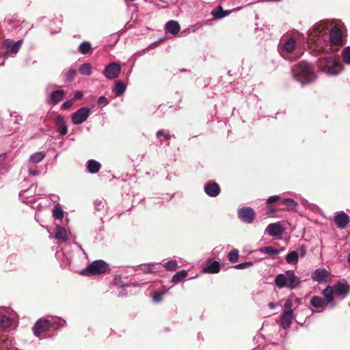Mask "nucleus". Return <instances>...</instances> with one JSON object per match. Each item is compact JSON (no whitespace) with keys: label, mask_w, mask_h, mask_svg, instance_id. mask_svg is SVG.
I'll list each match as a JSON object with an SVG mask.
<instances>
[{"label":"nucleus","mask_w":350,"mask_h":350,"mask_svg":"<svg viewBox=\"0 0 350 350\" xmlns=\"http://www.w3.org/2000/svg\"><path fill=\"white\" fill-rule=\"evenodd\" d=\"M55 238L57 240H61L63 242L67 241L68 237L66 230L63 227L58 226L55 234Z\"/></svg>","instance_id":"393cba45"},{"label":"nucleus","mask_w":350,"mask_h":350,"mask_svg":"<svg viewBox=\"0 0 350 350\" xmlns=\"http://www.w3.org/2000/svg\"><path fill=\"white\" fill-rule=\"evenodd\" d=\"M98 105L105 106L108 104L107 98L105 96H100L97 100Z\"/></svg>","instance_id":"09e8293b"},{"label":"nucleus","mask_w":350,"mask_h":350,"mask_svg":"<svg viewBox=\"0 0 350 350\" xmlns=\"http://www.w3.org/2000/svg\"><path fill=\"white\" fill-rule=\"evenodd\" d=\"M66 95V92L62 90H55L49 96L48 103L56 105L62 100Z\"/></svg>","instance_id":"a211bd4d"},{"label":"nucleus","mask_w":350,"mask_h":350,"mask_svg":"<svg viewBox=\"0 0 350 350\" xmlns=\"http://www.w3.org/2000/svg\"><path fill=\"white\" fill-rule=\"evenodd\" d=\"M238 217L243 222L251 224L256 218V213L250 207H243L239 210Z\"/></svg>","instance_id":"6e6552de"},{"label":"nucleus","mask_w":350,"mask_h":350,"mask_svg":"<svg viewBox=\"0 0 350 350\" xmlns=\"http://www.w3.org/2000/svg\"><path fill=\"white\" fill-rule=\"evenodd\" d=\"M330 275V273L325 269H317L311 275V278L319 283H323L327 281Z\"/></svg>","instance_id":"ddd939ff"},{"label":"nucleus","mask_w":350,"mask_h":350,"mask_svg":"<svg viewBox=\"0 0 350 350\" xmlns=\"http://www.w3.org/2000/svg\"><path fill=\"white\" fill-rule=\"evenodd\" d=\"M295 79L302 84L309 83L315 79L314 72L311 66L306 62H301L292 68Z\"/></svg>","instance_id":"f257e3e1"},{"label":"nucleus","mask_w":350,"mask_h":350,"mask_svg":"<svg viewBox=\"0 0 350 350\" xmlns=\"http://www.w3.org/2000/svg\"><path fill=\"white\" fill-rule=\"evenodd\" d=\"M53 215L57 219H62L64 217V211L59 204L54 206Z\"/></svg>","instance_id":"473e14b6"},{"label":"nucleus","mask_w":350,"mask_h":350,"mask_svg":"<svg viewBox=\"0 0 350 350\" xmlns=\"http://www.w3.org/2000/svg\"><path fill=\"white\" fill-rule=\"evenodd\" d=\"M166 30L173 34H177L180 31V25L178 22L175 21H170L165 25Z\"/></svg>","instance_id":"4be33fe9"},{"label":"nucleus","mask_w":350,"mask_h":350,"mask_svg":"<svg viewBox=\"0 0 350 350\" xmlns=\"http://www.w3.org/2000/svg\"><path fill=\"white\" fill-rule=\"evenodd\" d=\"M292 306H293L292 299H289V298L286 299L285 304H284V308L286 309L285 311L293 310L292 309Z\"/></svg>","instance_id":"de8ad7c7"},{"label":"nucleus","mask_w":350,"mask_h":350,"mask_svg":"<svg viewBox=\"0 0 350 350\" xmlns=\"http://www.w3.org/2000/svg\"><path fill=\"white\" fill-rule=\"evenodd\" d=\"M334 289L332 286H327L323 291V295L327 301V303L330 304V308H334L336 306V304L334 301Z\"/></svg>","instance_id":"412c9836"},{"label":"nucleus","mask_w":350,"mask_h":350,"mask_svg":"<svg viewBox=\"0 0 350 350\" xmlns=\"http://www.w3.org/2000/svg\"><path fill=\"white\" fill-rule=\"evenodd\" d=\"M299 36V35L297 34V36L288 38L284 41L283 47L285 52L287 53H291L295 49L297 46V40L298 39L297 37Z\"/></svg>","instance_id":"6ab92c4d"},{"label":"nucleus","mask_w":350,"mask_h":350,"mask_svg":"<svg viewBox=\"0 0 350 350\" xmlns=\"http://www.w3.org/2000/svg\"><path fill=\"white\" fill-rule=\"evenodd\" d=\"M310 304L316 308H321V311H323L326 306L325 301L319 296H313L310 299Z\"/></svg>","instance_id":"b1692460"},{"label":"nucleus","mask_w":350,"mask_h":350,"mask_svg":"<svg viewBox=\"0 0 350 350\" xmlns=\"http://www.w3.org/2000/svg\"><path fill=\"white\" fill-rule=\"evenodd\" d=\"M317 65L322 71L332 76L338 75L343 70L342 64L331 56L320 58Z\"/></svg>","instance_id":"f03ea898"},{"label":"nucleus","mask_w":350,"mask_h":350,"mask_svg":"<svg viewBox=\"0 0 350 350\" xmlns=\"http://www.w3.org/2000/svg\"><path fill=\"white\" fill-rule=\"evenodd\" d=\"M55 124L57 126V132L61 135H66L68 133V129L64 118L61 115H58L55 118Z\"/></svg>","instance_id":"aec40b11"},{"label":"nucleus","mask_w":350,"mask_h":350,"mask_svg":"<svg viewBox=\"0 0 350 350\" xmlns=\"http://www.w3.org/2000/svg\"><path fill=\"white\" fill-rule=\"evenodd\" d=\"M267 207H268V211H267V214L269 216H273L275 213V211H276L275 208L271 204L267 205Z\"/></svg>","instance_id":"603ef678"},{"label":"nucleus","mask_w":350,"mask_h":350,"mask_svg":"<svg viewBox=\"0 0 350 350\" xmlns=\"http://www.w3.org/2000/svg\"><path fill=\"white\" fill-rule=\"evenodd\" d=\"M265 232L272 237H280L284 232V229L279 222L269 224Z\"/></svg>","instance_id":"9b49d317"},{"label":"nucleus","mask_w":350,"mask_h":350,"mask_svg":"<svg viewBox=\"0 0 350 350\" xmlns=\"http://www.w3.org/2000/svg\"><path fill=\"white\" fill-rule=\"evenodd\" d=\"M12 324V320L10 317L5 315H0V327H8Z\"/></svg>","instance_id":"c9c22d12"},{"label":"nucleus","mask_w":350,"mask_h":350,"mask_svg":"<svg viewBox=\"0 0 350 350\" xmlns=\"http://www.w3.org/2000/svg\"><path fill=\"white\" fill-rule=\"evenodd\" d=\"M105 201L103 200H100V199H97L94 202V208L96 211H100V210L103 209L105 207Z\"/></svg>","instance_id":"37998d69"},{"label":"nucleus","mask_w":350,"mask_h":350,"mask_svg":"<svg viewBox=\"0 0 350 350\" xmlns=\"http://www.w3.org/2000/svg\"><path fill=\"white\" fill-rule=\"evenodd\" d=\"M187 276V271L185 270H181L176 272L172 277V282L174 283H178L181 282Z\"/></svg>","instance_id":"7c9ffc66"},{"label":"nucleus","mask_w":350,"mask_h":350,"mask_svg":"<svg viewBox=\"0 0 350 350\" xmlns=\"http://www.w3.org/2000/svg\"><path fill=\"white\" fill-rule=\"evenodd\" d=\"M282 56H283L284 58H287V57H286V56L284 55V53H282Z\"/></svg>","instance_id":"680f3d73"},{"label":"nucleus","mask_w":350,"mask_h":350,"mask_svg":"<svg viewBox=\"0 0 350 350\" xmlns=\"http://www.w3.org/2000/svg\"><path fill=\"white\" fill-rule=\"evenodd\" d=\"M280 200L279 196H272L269 197L266 202L267 205H269L271 203L275 202Z\"/></svg>","instance_id":"8fccbe9b"},{"label":"nucleus","mask_w":350,"mask_h":350,"mask_svg":"<svg viewBox=\"0 0 350 350\" xmlns=\"http://www.w3.org/2000/svg\"><path fill=\"white\" fill-rule=\"evenodd\" d=\"M126 90V85L122 81H118L114 86L113 92L117 96H121Z\"/></svg>","instance_id":"c85d7f7f"},{"label":"nucleus","mask_w":350,"mask_h":350,"mask_svg":"<svg viewBox=\"0 0 350 350\" xmlns=\"http://www.w3.org/2000/svg\"><path fill=\"white\" fill-rule=\"evenodd\" d=\"M27 192L28 191H22L21 193H20V197L23 200L24 198H27Z\"/></svg>","instance_id":"6e6d98bb"},{"label":"nucleus","mask_w":350,"mask_h":350,"mask_svg":"<svg viewBox=\"0 0 350 350\" xmlns=\"http://www.w3.org/2000/svg\"><path fill=\"white\" fill-rule=\"evenodd\" d=\"M299 260L298 254L295 251L290 252L286 256V260L288 264L295 265L297 264Z\"/></svg>","instance_id":"c756f323"},{"label":"nucleus","mask_w":350,"mask_h":350,"mask_svg":"<svg viewBox=\"0 0 350 350\" xmlns=\"http://www.w3.org/2000/svg\"><path fill=\"white\" fill-rule=\"evenodd\" d=\"M228 258L231 262H237L239 260V251L236 249L232 250L229 252Z\"/></svg>","instance_id":"4c0bfd02"},{"label":"nucleus","mask_w":350,"mask_h":350,"mask_svg":"<svg viewBox=\"0 0 350 350\" xmlns=\"http://www.w3.org/2000/svg\"><path fill=\"white\" fill-rule=\"evenodd\" d=\"M325 37L326 30L323 25H316L308 31V38L317 45L320 44L321 41H325Z\"/></svg>","instance_id":"20e7f679"},{"label":"nucleus","mask_w":350,"mask_h":350,"mask_svg":"<svg viewBox=\"0 0 350 350\" xmlns=\"http://www.w3.org/2000/svg\"><path fill=\"white\" fill-rule=\"evenodd\" d=\"M333 221L337 228L343 229L349 222V217L346 213L340 211L335 213V215L333 218Z\"/></svg>","instance_id":"1a4fd4ad"},{"label":"nucleus","mask_w":350,"mask_h":350,"mask_svg":"<svg viewBox=\"0 0 350 350\" xmlns=\"http://www.w3.org/2000/svg\"><path fill=\"white\" fill-rule=\"evenodd\" d=\"M342 31L337 27H334L331 30L329 36L330 42L335 45L342 44Z\"/></svg>","instance_id":"dca6fc26"},{"label":"nucleus","mask_w":350,"mask_h":350,"mask_svg":"<svg viewBox=\"0 0 350 350\" xmlns=\"http://www.w3.org/2000/svg\"><path fill=\"white\" fill-rule=\"evenodd\" d=\"M283 204L287 207L289 210H293L295 208L297 205V202L291 198H286L283 200Z\"/></svg>","instance_id":"ea45409f"},{"label":"nucleus","mask_w":350,"mask_h":350,"mask_svg":"<svg viewBox=\"0 0 350 350\" xmlns=\"http://www.w3.org/2000/svg\"><path fill=\"white\" fill-rule=\"evenodd\" d=\"M295 301H296L297 302H299V298H297V299H295Z\"/></svg>","instance_id":"052dcab7"},{"label":"nucleus","mask_w":350,"mask_h":350,"mask_svg":"<svg viewBox=\"0 0 350 350\" xmlns=\"http://www.w3.org/2000/svg\"><path fill=\"white\" fill-rule=\"evenodd\" d=\"M306 254V248L304 246L301 247V256H304Z\"/></svg>","instance_id":"4d7b16f0"},{"label":"nucleus","mask_w":350,"mask_h":350,"mask_svg":"<svg viewBox=\"0 0 350 350\" xmlns=\"http://www.w3.org/2000/svg\"><path fill=\"white\" fill-rule=\"evenodd\" d=\"M72 105V100H67L62 105V109H68L71 107Z\"/></svg>","instance_id":"864d4df0"},{"label":"nucleus","mask_w":350,"mask_h":350,"mask_svg":"<svg viewBox=\"0 0 350 350\" xmlns=\"http://www.w3.org/2000/svg\"><path fill=\"white\" fill-rule=\"evenodd\" d=\"M164 267L168 271H174L177 269V262L174 260H170L165 263Z\"/></svg>","instance_id":"a19ab883"},{"label":"nucleus","mask_w":350,"mask_h":350,"mask_svg":"<svg viewBox=\"0 0 350 350\" xmlns=\"http://www.w3.org/2000/svg\"><path fill=\"white\" fill-rule=\"evenodd\" d=\"M259 251L262 254L269 255H278L279 254V251L278 250L270 246L261 247Z\"/></svg>","instance_id":"72a5a7b5"},{"label":"nucleus","mask_w":350,"mask_h":350,"mask_svg":"<svg viewBox=\"0 0 350 350\" xmlns=\"http://www.w3.org/2000/svg\"><path fill=\"white\" fill-rule=\"evenodd\" d=\"M87 167H88V172L90 173L95 174V173H97L100 170V164L99 162H98L94 159H91L88 161Z\"/></svg>","instance_id":"bb28decb"},{"label":"nucleus","mask_w":350,"mask_h":350,"mask_svg":"<svg viewBox=\"0 0 350 350\" xmlns=\"http://www.w3.org/2000/svg\"><path fill=\"white\" fill-rule=\"evenodd\" d=\"M154 266V263L144 264L141 265V269L145 273H152Z\"/></svg>","instance_id":"79ce46f5"},{"label":"nucleus","mask_w":350,"mask_h":350,"mask_svg":"<svg viewBox=\"0 0 350 350\" xmlns=\"http://www.w3.org/2000/svg\"><path fill=\"white\" fill-rule=\"evenodd\" d=\"M163 293L156 292L152 296L154 301L159 302L163 299Z\"/></svg>","instance_id":"49530a36"},{"label":"nucleus","mask_w":350,"mask_h":350,"mask_svg":"<svg viewBox=\"0 0 350 350\" xmlns=\"http://www.w3.org/2000/svg\"><path fill=\"white\" fill-rule=\"evenodd\" d=\"M157 137L159 138L161 136L163 137L165 141H168L171 138V135H168V134H165L163 130H159L157 132V134H156Z\"/></svg>","instance_id":"a18cd8bd"},{"label":"nucleus","mask_w":350,"mask_h":350,"mask_svg":"<svg viewBox=\"0 0 350 350\" xmlns=\"http://www.w3.org/2000/svg\"><path fill=\"white\" fill-rule=\"evenodd\" d=\"M275 284L280 288L294 289L300 284L299 278L295 275L293 270H288L284 273H280L275 278Z\"/></svg>","instance_id":"7ed1b4c3"},{"label":"nucleus","mask_w":350,"mask_h":350,"mask_svg":"<svg viewBox=\"0 0 350 350\" xmlns=\"http://www.w3.org/2000/svg\"><path fill=\"white\" fill-rule=\"evenodd\" d=\"M83 94L82 92L77 91L75 94L74 98L75 99H80V98H81L83 97Z\"/></svg>","instance_id":"5fc2aeb1"},{"label":"nucleus","mask_w":350,"mask_h":350,"mask_svg":"<svg viewBox=\"0 0 350 350\" xmlns=\"http://www.w3.org/2000/svg\"><path fill=\"white\" fill-rule=\"evenodd\" d=\"M22 40L14 42L11 39L5 40L4 41V45L6 49L5 54H9L10 53L16 54L22 45Z\"/></svg>","instance_id":"2eb2a0df"},{"label":"nucleus","mask_w":350,"mask_h":350,"mask_svg":"<svg viewBox=\"0 0 350 350\" xmlns=\"http://www.w3.org/2000/svg\"><path fill=\"white\" fill-rule=\"evenodd\" d=\"M131 1H134L135 0H130Z\"/></svg>","instance_id":"0e129e2a"},{"label":"nucleus","mask_w":350,"mask_h":350,"mask_svg":"<svg viewBox=\"0 0 350 350\" xmlns=\"http://www.w3.org/2000/svg\"><path fill=\"white\" fill-rule=\"evenodd\" d=\"M108 267L107 263L104 260H97L92 262L87 268L86 271L93 275L104 273Z\"/></svg>","instance_id":"0eeeda50"},{"label":"nucleus","mask_w":350,"mask_h":350,"mask_svg":"<svg viewBox=\"0 0 350 350\" xmlns=\"http://www.w3.org/2000/svg\"><path fill=\"white\" fill-rule=\"evenodd\" d=\"M121 72V66L116 62H111L107 65L103 72L107 79H114L119 77Z\"/></svg>","instance_id":"423d86ee"},{"label":"nucleus","mask_w":350,"mask_h":350,"mask_svg":"<svg viewBox=\"0 0 350 350\" xmlns=\"http://www.w3.org/2000/svg\"><path fill=\"white\" fill-rule=\"evenodd\" d=\"M79 51L82 54H87L91 51V44L89 42H83L79 46Z\"/></svg>","instance_id":"f704fd0d"},{"label":"nucleus","mask_w":350,"mask_h":350,"mask_svg":"<svg viewBox=\"0 0 350 350\" xmlns=\"http://www.w3.org/2000/svg\"><path fill=\"white\" fill-rule=\"evenodd\" d=\"M269 307L271 309H273V308H275V304H274V303H273V302H270V303L269 304Z\"/></svg>","instance_id":"13d9d810"},{"label":"nucleus","mask_w":350,"mask_h":350,"mask_svg":"<svg viewBox=\"0 0 350 350\" xmlns=\"http://www.w3.org/2000/svg\"><path fill=\"white\" fill-rule=\"evenodd\" d=\"M79 72L84 76H90L92 74V66L90 63L82 64L79 68Z\"/></svg>","instance_id":"2f4dec72"},{"label":"nucleus","mask_w":350,"mask_h":350,"mask_svg":"<svg viewBox=\"0 0 350 350\" xmlns=\"http://www.w3.org/2000/svg\"><path fill=\"white\" fill-rule=\"evenodd\" d=\"M204 191L210 197H216L220 193V187L216 183H209L204 185Z\"/></svg>","instance_id":"f3484780"},{"label":"nucleus","mask_w":350,"mask_h":350,"mask_svg":"<svg viewBox=\"0 0 350 350\" xmlns=\"http://www.w3.org/2000/svg\"><path fill=\"white\" fill-rule=\"evenodd\" d=\"M3 154H0V158L2 157Z\"/></svg>","instance_id":"e2e57ef3"},{"label":"nucleus","mask_w":350,"mask_h":350,"mask_svg":"<svg viewBox=\"0 0 350 350\" xmlns=\"http://www.w3.org/2000/svg\"><path fill=\"white\" fill-rule=\"evenodd\" d=\"M28 173L31 176H38V175H39L41 173V172L40 170H38L33 169L31 167H29V170H28Z\"/></svg>","instance_id":"3c124183"},{"label":"nucleus","mask_w":350,"mask_h":350,"mask_svg":"<svg viewBox=\"0 0 350 350\" xmlns=\"http://www.w3.org/2000/svg\"><path fill=\"white\" fill-rule=\"evenodd\" d=\"M230 13V11H224L221 6H218L211 12V14L216 19L222 18L228 16Z\"/></svg>","instance_id":"a878e982"},{"label":"nucleus","mask_w":350,"mask_h":350,"mask_svg":"<svg viewBox=\"0 0 350 350\" xmlns=\"http://www.w3.org/2000/svg\"><path fill=\"white\" fill-rule=\"evenodd\" d=\"M341 55L344 62L350 65V46L345 47L342 50Z\"/></svg>","instance_id":"e433bc0d"},{"label":"nucleus","mask_w":350,"mask_h":350,"mask_svg":"<svg viewBox=\"0 0 350 350\" xmlns=\"http://www.w3.org/2000/svg\"><path fill=\"white\" fill-rule=\"evenodd\" d=\"M45 156L46 154L44 152H37L30 156L29 162L30 163H38L40 162L45 157Z\"/></svg>","instance_id":"cd10ccee"},{"label":"nucleus","mask_w":350,"mask_h":350,"mask_svg":"<svg viewBox=\"0 0 350 350\" xmlns=\"http://www.w3.org/2000/svg\"><path fill=\"white\" fill-rule=\"evenodd\" d=\"M252 265H253V262L249 261V262H245L237 264V265H234V267L237 269H244L250 267Z\"/></svg>","instance_id":"c03bdc74"},{"label":"nucleus","mask_w":350,"mask_h":350,"mask_svg":"<svg viewBox=\"0 0 350 350\" xmlns=\"http://www.w3.org/2000/svg\"><path fill=\"white\" fill-rule=\"evenodd\" d=\"M295 315L293 310L284 311L281 315L280 326L284 329H288L291 327L293 320L295 319Z\"/></svg>","instance_id":"f8f14e48"},{"label":"nucleus","mask_w":350,"mask_h":350,"mask_svg":"<svg viewBox=\"0 0 350 350\" xmlns=\"http://www.w3.org/2000/svg\"><path fill=\"white\" fill-rule=\"evenodd\" d=\"M347 260H348L349 262L350 263V254L348 255Z\"/></svg>","instance_id":"bf43d9fd"},{"label":"nucleus","mask_w":350,"mask_h":350,"mask_svg":"<svg viewBox=\"0 0 350 350\" xmlns=\"http://www.w3.org/2000/svg\"><path fill=\"white\" fill-rule=\"evenodd\" d=\"M334 293L340 296L341 299L345 298L350 292V286L345 281L337 282L332 286Z\"/></svg>","instance_id":"9d476101"},{"label":"nucleus","mask_w":350,"mask_h":350,"mask_svg":"<svg viewBox=\"0 0 350 350\" xmlns=\"http://www.w3.org/2000/svg\"><path fill=\"white\" fill-rule=\"evenodd\" d=\"M220 270V265L217 261H214L203 268L202 272L208 273H217Z\"/></svg>","instance_id":"5701e85b"},{"label":"nucleus","mask_w":350,"mask_h":350,"mask_svg":"<svg viewBox=\"0 0 350 350\" xmlns=\"http://www.w3.org/2000/svg\"><path fill=\"white\" fill-rule=\"evenodd\" d=\"M90 115V109L88 107H81L72 115V122L75 125H79L83 123Z\"/></svg>","instance_id":"39448f33"},{"label":"nucleus","mask_w":350,"mask_h":350,"mask_svg":"<svg viewBox=\"0 0 350 350\" xmlns=\"http://www.w3.org/2000/svg\"><path fill=\"white\" fill-rule=\"evenodd\" d=\"M77 75V70L75 69H68L64 71V75L66 81H72Z\"/></svg>","instance_id":"58836bf2"},{"label":"nucleus","mask_w":350,"mask_h":350,"mask_svg":"<svg viewBox=\"0 0 350 350\" xmlns=\"http://www.w3.org/2000/svg\"><path fill=\"white\" fill-rule=\"evenodd\" d=\"M49 328V321L46 319H40L36 323L33 331L35 336L39 337L40 334Z\"/></svg>","instance_id":"4468645a"}]
</instances>
